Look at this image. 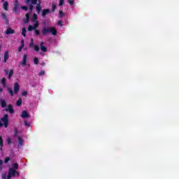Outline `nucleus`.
<instances>
[{
	"mask_svg": "<svg viewBox=\"0 0 179 179\" xmlns=\"http://www.w3.org/2000/svg\"><path fill=\"white\" fill-rule=\"evenodd\" d=\"M16 170H19V164L14 163L9 169L7 179H10L12 177H15V176H17V177H19V172L16 171Z\"/></svg>",
	"mask_w": 179,
	"mask_h": 179,
	"instance_id": "1",
	"label": "nucleus"
},
{
	"mask_svg": "<svg viewBox=\"0 0 179 179\" xmlns=\"http://www.w3.org/2000/svg\"><path fill=\"white\" fill-rule=\"evenodd\" d=\"M48 33H52V36H57V29L54 27L47 28L44 27L42 29V34L45 36L46 34H48Z\"/></svg>",
	"mask_w": 179,
	"mask_h": 179,
	"instance_id": "2",
	"label": "nucleus"
},
{
	"mask_svg": "<svg viewBox=\"0 0 179 179\" xmlns=\"http://www.w3.org/2000/svg\"><path fill=\"white\" fill-rule=\"evenodd\" d=\"M8 118L9 115H8V114H5L1 119V121L3 122V126L4 125L5 128H8V124L9 122Z\"/></svg>",
	"mask_w": 179,
	"mask_h": 179,
	"instance_id": "3",
	"label": "nucleus"
},
{
	"mask_svg": "<svg viewBox=\"0 0 179 179\" xmlns=\"http://www.w3.org/2000/svg\"><path fill=\"white\" fill-rule=\"evenodd\" d=\"M27 55H24L23 57H22V61L21 62V65L22 66H24V65H26V64L27 63Z\"/></svg>",
	"mask_w": 179,
	"mask_h": 179,
	"instance_id": "4",
	"label": "nucleus"
},
{
	"mask_svg": "<svg viewBox=\"0 0 179 179\" xmlns=\"http://www.w3.org/2000/svg\"><path fill=\"white\" fill-rule=\"evenodd\" d=\"M20 89V86L19 85V83H15L14 85V93H17Z\"/></svg>",
	"mask_w": 179,
	"mask_h": 179,
	"instance_id": "5",
	"label": "nucleus"
},
{
	"mask_svg": "<svg viewBox=\"0 0 179 179\" xmlns=\"http://www.w3.org/2000/svg\"><path fill=\"white\" fill-rule=\"evenodd\" d=\"M5 110L6 111H8L10 114H13L14 113L13 106H12V105H8V108Z\"/></svg>",
	"mask_w": 179,
	"mask_h": 179,
	"instance_id": "6",
	"label": "nucleus"
},
{
	"mask_svg": "<svg viewBox=\"0 0 179 179\" xmlns=\"http://www.w3.org/2000/svg\"><path fill=\"white\" fill-rule=\"evenodd\" d=\"M5 33L6 34H14L15 30L12 29L11 28H8Z\"/></svg>",
	"mask_w": 179,
	"mask_h": 179,
	"instance_id": "7",
	"label": "nucleus"
},
{
	"mask_svg": "<svg viewBox=\"0 0 179 179\" xmlns=\"http://www.w3.org/2000/svg\"><path fill=\"white\" fill-rule=\"evenodd\" d=\"M29 20H30V14L27 13L25 15V19L24 20V23H29Z\"/></svg>",
	"mask_w": 179,
	"mask_h": 179,
	"instance_id": "8",
	"label": "nucleus"
},
{
	"mask_svg": "<svg viewBox=\"0 0 179 179\" xmlns=\"http://www.w3.org/2000/svg\"><path fill=\"white\" fill-rule=\"evenodd\" d=\"M41 50L43 52H47V48L44 46V42H41Z\"/></svg>",
	"mask_w": 179,
	"mask_h": 179,
	"instance_id": "9",
	"label": "nucleus"
},
{
	"mask_svg": "<svg viewBox=\"0 0 179 179\" xmlns=\"http://www.w3.org/2000/svg\"><path fill=\"white\" fill-rule=\"evenodd\" d=\"M9 59V52L6 51L4 53V62H6Z\"/></svg>",
	"mask_w": 179,
	"mask_h": 179,
	"instance_id": "10",
	"label": "nucleus"
},
{
	"mask_svg": "<svg viewBox=\"0 0 179 179\" xmlns=\"http://www.w3.org/2000/svg\"><path fill=\"white\" fill-rule=\"evenodd\" d=\"M0 103L2 108H5V107H6V101H5V99H0Z\"/></svg>",
	"mask_w": 179,
	"mask_h": 179,
	"instance_id": "11",
	"label": "nucleus"
},
{
	"mask_svg": "<svg viewBox=\"0 0 179 179\" xmlns=\"http://www.w3.org/2000/svg\"><path fill=\"white\" fill-rule=\"evenodd\" d=\"M40 26V22L38 21L34 22V30H37V27Z\"/></svg>",
	"mask_w": 179,
	"mask_h": 179,
	"instance_id": "12",
	"label": "nucleus"
},
{
	"mask_svg": "<svg viewBox=\"0 0 179 179\" xmlns=\"http://www.w3.org/2000/svg\"><path fill=\"white\" fill-rule=\"evenodd\" d=\"M21 117L22 118H29V114L25 110H23Z\"/></svg>",
	"mask_w": 179,
	"mask_h": 179,
	"instance_id": "13",
	"label": "nucleus"
},
{
	"mask_svg": "<svg viewBox=\"0 0 179 179\" xmlns=\"http://www.w3.org/2000/svg\"><path fill=\"white\" fill-rule=\"evenodd\" d=\"M8 6H9V3H8V1H5L3 4V8L4 10H8Z\"/></svg>",
	"mask_w": 179,
	"mask_h": 179,
	"instance_id": "14",
	"label": "nucleus"
},
{
	"mask_svg": "<svg viewBox=\"0 0 179 179\" xmlns=\"http://www.w3.org/2000/svg\"><path fill=\"white\" fill-rule=\"evenodd\" d=\"M50 13L49 9H44L42 13V16H46V15H48Z\"/></svg>",
	"mask_w": 179,
	"mask_h": 179,
	"instance_id": "15",
	"label": "nucleus"
},
{
	"mask_svg": "<svg viewBox=\"0 0 179 179\" xmlns=\"http://www.w3.org/2000/svg\"><path fill=\"white\" fill-rule=\"evenodd\" d=\"M36 12L37 13H40V12H41V6L40 5V2L36 5Z\"/></svg>",
	"mask_w": 179,
	"mask_h": 179,
	"instance_id": "16",
	"label": "nucleus"
},
{
	"mask_svg": "<svg viewBox=\"0 0 179 179\" xmlns=\"http://www.w3.org/2000/svg\"><path fill=\"white\" fill-rule=\"evenodd\" d=\"M38 17L37 16V14L34 13L32 17L33 22H38Z\"/></svg>",
	"mask_w": 179,
	"mask_h": 179,
	"instance_id": "17",
	"label": "nucleus"
},
{
	"mask_svg": "<svg viewBox=\"0 0 179 179\" xmlns=\"http://www.w3.org/2000/svg\"><path fill=\"white\" fill-rule=\"evenodd\" d=\"M1 84L3 86V87H5V86H6V79L5 78H3L1 79Z\"/></svg>",
	"mask_w": 179,
	"mask_h": 179,
	"instance_id": "18",
	"label": "nucleus"
},
{
	"mask_svg": "<svg viewBox=\"0 0 179 179\" xmlns=\"http://www.w3.org/2000/svg\"><path fill=\"white\" fill-rule=\"evenodd\" d=\"M26 28L25 27H23L22 28V34L24 37H26Z\"/></svg>",
	"mask_w": 179,
	"mask_h": 179,
	"instance_id": "19",
	"label": "nucleus"
},
{
	"mask_svg": "<svg viewBox=\"0 0 179 179\" xmlns=\"http://www.w3.org/2000/svg\"><path fill=\"white\" fill-rule=\"evenodd\" d=\"M0 146H3V140L2 139V136H0ZM1 150H2V148H1Z\"/></svg>",
	"mask_w": 179,
	"mask_h": 179,
	"instance_id": "20",
	"label": "nucleus"
},
{
	"mask_svg": "<svg viewBox=\"0 0 179 179\" xmlns=\"http://www.w3.org/2000/svg\"><path fill=\"white\" fill-rule=\"evenodd\" d=\"M18 141H19L18 145L22 146V145H23V141L22 140V138H20V137H18Z\"/></svg>",
	"mask_w": 179,
	"mask_h": 179,
	"instance_id": "21",
	"label": "nucleus"
},
{
	"mask_svg": "<svg viewBox=\"0 0 179 179\" xmlns=\"http://www.w3.org/2000/svg\"><path fill=\"white\" fill-rule=\"evenodd\" d=\"M67 2L69 5H73V3H75V0H68Z\"/></svg>",
	"mask_w": 179,
	"mask_h": 179,
	"instance_id": "22",
	"label": "nucleus"
},
{
	"mask_svg": "<svg viewBox=\"0 0 179 179\" xmlns=\"http://www.w3.org/2000/svg\"><path fill=\"white\" fill-rule=\"evenodd\" d=\"M32 30H34L33 25H29L28 27V31H31Z\"/></svg>",
	"mask_w": 179,
	"mask_h": 179,
	"instance_id": "23",
	"label": "nucleus"
},
{
	"mask_svg": "<svg viewBox=\"0 0 179 179\" xmlns=\"http://www.w3.org/2000/svg\"><path fill=\"white\" fill-rule=\"evenodd\" d=\"M34 63L35 64V65H37V64H38V58L35 57L34 59Z\"/></svg>",
	"mask_w": 179,
	"mask_h": 179,
	"instance_id": "24",
	"label": "nucleus"
},
{
	"mask_svg": "<svg viewBox=\"0 0 179 179\" xmlns=\"http://www.w3.org/2000/svg\"><path fill=\"white\" fill-rule=\"evenodd\" d=\"M8 92L11 96H13V91L12 90V89L8 88Z\"/></svg>",
	"mask_w": 179,
	"mask_h": 179,
	"instance_id": "25",
	"label": "nucleus"
},
{
	"mask_svg": "<svg viewBox=\"0 0 179 179\" xmlns=\"http://www.w3.org/2000/svg\"><path fill=\"white\" fill-rule=\"evenodd\" d=\"M34 44V40L33 38H31V43L29 44V47H33Z\"/></svg>",
	"mask_w": 179,
	"mask_h": 179,
	"instance_id": "26",
	"label": "nucleus"
},
{
	"mask_svg": "<svg viewBox=\"0 0 179 179\" xmlns=\"http://www.w3.org/2000/svg\"><path fill=\"white\" fill-rule=\"evenodd\" d=\"M17 106H22V99H19L17 101Z\"/></svg>",
	"mask_w": 179,
	"mask_h": 179,
	"instance_id": "27",
	"label": "nucleus"
},
{
	"mask_svg": "<svg viewBox=\"0 0 179 179\" xmlns=\"http://www.w3.org/2000/svg\"><path fill=\"white\" fill-rule=\"evenodd\" d=\"M44 75H45V71H41V72L39 73V76H44Z\"/></svg>",
	"mask_w": 179,
	"mask_h": 179,
	"instance_id": "28",
	"label": "nucleus"
},
{
	"mask_svg": "<svg viewBox=\"0 0 179 179\" xmlns=\"http://www.w3.org/2000/svg\"><path fill=\"white\" fill-rule=\"evenodd\" d=\"M64 0H59V6H62V5H64Z\"/></svg>",
	"mask_w": 179,
	"mask_h": 179,
	"instance_id": "29",
	"label": "nucleus"
},
{
	"mask_svg": "<svg viewBox=\"0 0 179 179\" xmlns=\"http://www.w3.org/2000/svg\"><path fill=\"white\" fill-rule=\"evenodd\" d=\"M34 50L35 51H40V48L38 45H35Z\"/></svg>",
	"mask_w": 179,
	"mask_h": 179,
	"instance_id": "30",
	"label": "nucleus"
},
{
	"mask_svg": "<svg viewBox=\"0 0 179 179\" xmlns=\"http://www.w3.org/2000/svg\"><path fill=\"white\" fill-rule=\"evenodd\" d=\"M6 142H7V143H8V145H10V143H11V142H12L11 140H10V138H7Z\"/></svg>",
	"mask_w": 179,
	"mask_h": 179,
	"instance_id": "31",
	"label": "nucleus"
},
{
	"mask_svg": "<svg viewBox=\"0 0 179 179\" xmlns=\"http://www.w3.org/2000/svg\"><path fill=\"white\" fill-rule=\"evenodd\" d=\"M2 164H3V161L0 159V170H2Z\"/></svg>",
	"mask_w": 179,
	"mask_h": 179,
	"instance_id": "32",
	"label": "nucleus"
},
{
	"mask_svg": "<svg viewBox=\"0 0 179 179\" xmlns=\"http://www.w3.org/2000/svg\"><path fill=\"white\" fill-rule=\"evenodd\" d=\"M34 30L35 34H36V36H38V34H40V31H39L38 30H37V29H34Z\"/></svg>",
	"mask_w": 179,
	"mask_h": 179,
	"instance_id": "33",
	"label": "nucleus"
},
{
	"mask_svg": "<svg viewBox=\"0 0 179 179\" xmlns=\"http://www.w3.org/2000/svg\"><path fill=\"white\" fill-rule=\"evenodd\" d=\"M9 160H10V157H7L4 159V163H8V162H9Z\"/></svg>",
	"mask_w": 179,
	"mask_h": 179,
	"instance_id": "34",
	"label": "nucleus"
},
{
	"mask_svg": "<svg viewBox=\"0 0 179 179\" xmlns=\"http://www.w3.org/2000/svg\"><path fill=\"white\" fill-rule=\"evenodd\" d=\"M32 5H36L37 3V0H31Z\"/></svg>",
	"mask_w": 179,
	"mask_h": 179,
	"instance_id": "35",
	"label": "nucleus"
},
{
	"mask_svg": "<svg viewBox=\"0 0 179 179\" xmlns=\"http://www.w3.org/2000/svg\"><path fill=\"white\" fill-rule=\"evenodd\" d=\"M52 10H53V12H54V11L55 10L57 6H55V4H52Z\"/></svg>",
	"mask_w": 179,
	"mask_h": 179,
	"instance_id": "36",
	"label": "nucleus"
},
{
	"mask_svg": "<svg viewBox=\"0 0 179 179\" xmlns=\"http://www.w3.org/2000/svg\"><path fill=\"white\" fill-rule=\"evenodd\" d=\"M24 48V47H23V45H21V46L19 48V49H18L19 52H20L22 51V50H23Z\"/></svg>",
	"mask_w": 179,
	"mask_h": 179,
	"instance_id": "37",
	"label": "nucleus"
},
{
	"mask_svg": "<svg viewBox=\"0 0 179 179\" xmlns=\"http://www.w3.org/2000/svg\"><path fill=\"white\" fill-rule=\"evenodd\" d=\"M10 76H12L13 75V69H11L10 71V73H9V74H8Z\"/></svg>",
	"mask_w": 179,
	"mask_h": 179,
	"instance_id": "38",
	"label": "nucleus"
},
{
	"mask_svg": "<svg viewBox=\"0 0 179 179\" xmlns=\"http://www.w3.org/2000/svg\"><path fill=\"white\" fill-rule=\"evenodd\" d=\"M3 19H6V15L5 13H1Z\"/></svg>",
	"mask_w": 179,
	"mask_h": 179,
	"instance_id": "39",
	"label": "nucleus"
},
{
	"mask_svg": "<svg viewBox=\"0 0 179 179\" xmlns=\"http://www.w3.org/2000/svg\"><path fill=\"white\" fill-rule=\"evenodd\" d=\"M21 8H22V9H23L24 10H27V9H28V8L26 7V6H22Z\"/></svg>",
	"mask_w": 179,
	"mask_h": 179,
	"instance_id": "40",
	"label": "nucleus"
},
{
	"mask_svg": "<svg viewBox=\"0 0 179 179\" xmlns=\"http://www.w3.org/2000/svg\"><path fill=\"white\" fill-rule=\"evenodd\" d=\"M59 15H60V16H64V12H62V11L60 10V11L59 12Z\"/></svg>",
	"mask_w": 179,
	"mask_h": 179,
	"instance_id": "41",
	"label": "nucleus"
},
{
	"mask_svg": "<svg viewBox=\"0 0 179 179\" xmlns=\"http://www.w3.org/2000/svg\"><path fill=\"white\" fill-rule=\"evenodd\" d=\"M22 96H27V92H22Z\"/></svg>",
	"mask_w": 179,
	"mask_h": 179,
	"instance_id": "42",
	"label": "nucleus"
},
{
	"mask_svg": "<svg viewBox=\"0 0 179 179\" xmlns=\"http://www.w3.org/2000/svg\"><path fill=\"white\" fill-rule=\"evenodd\" d=\"M58 24L59 26H62V21H58Z\"/></svg>",
	"mask_w": 179,
	"mask_h": 179,
	"instance_id": "43",
	"label": "nucleus"
},
{
	"mask_svg": "<svg viewBox=\"0 0 179 179\" xmlns=\"http://www.w3.org/2000/svg\"><path fill=\"white\" fill-rule=\"evenodd\" d=\"M21 44H22L21 45H23V47H24V41H22Z\"/></svg>",
	"mask_w": 179,
	"mask_h": 179,
	"instance_id": "44",
	"label": "nucleus"
},
{
	"mask_svg": "<svg viewBox=\"0 0 179 179\" xmlns=\"http://www.w3.org/2000/svg\"><path fill=\"white\" fill-rule=\"evenodd\" d=\"M33 8H34L33 6H30L29 9H30L31 11L33 10Z\"/></svg>",
	"mask_w": 179,
	"mask_h": 179,
	"instance_id": "45",
	"label": "nucleus"
},
{
	"mask_svg": "<svg viewBox=\"0 0 179 179\" xmlns=\"http://www.w3.org/2000/svg\"><path fill=\"white\" fill-rule=\"evenodd\" d=\"M0 127H3V123L0 122Z\"/></svg>",
	"mask_w": 179,
	"mask_h": 179,
	"instance_id": "46",
	"label": "nucleus"
},
{
	"mask_svg": "<svg viewBox=\"0 0 179 179\" xmlns=\"http://www.w3.org/2000/svg\"><path fill=\"white\" fill-rule=\"evenodd\" d=\"M10 78H12V76L8 75V79H10Z\"/></svg>",
	"mask_w": 179,
	"mask_h": 179,
	"instance_id": "47",
	"label": "nucleus"
},
{
	"mask_svg": "<svg viewBox=\"0 0 179 179\" xmlns=\"http://www.w3.org/2000/svg\"><path fill=\"white\" fill-rule=\"evenodd\" d=\"M5 72L6 73V75H8V71L6 70H5Z\"/></svg>",
	"mask_w": 179,
	"mask_h": 179,
	"instance_id": "48",
	"label": "nucleus"
},
{
	"mask_svg": "<svg viewBox=\"0 0 179 179\" xmlns=\"http://www.w3.org/2000/svg\"><path fill=\"white\" fill-rule=\"evenodd\" d=\"M25 125H27V122H24Z\"/></svg>",
	"mask_w": 179,
	"mask_h": 179,
	"instance_id": "49",
	"label": "nucleus"
},
{
	"mask_svg": "<svg viewBox=\"0 0 179 179\" xmlns=\"http://www.w3.org/2000/svg\"><path fill=\"white\" fill-rule=\"evenodd\" d=\"M2 177H3V179H6V178L5 177V176H2Z\"/></svg>",
	"mask_w": 179,
	"mask_h": 179,
	"instance_id": "50",
	"label": "nucleus"
},
{
	"mask_svg": "<svg viewBox=\"0 0 179 179\" xmlns=\"http://www.w3.org/2000/svg\"><path fill=\"white\" fill-rule=\"evenodd\" d=\"M31 0H27V2H30Z\"/></svg>",
	"mask_w": 179,
	"mask_h": 179,
	"instance_id": "51",
	"label": "nucleus"
},
{
	"mask_svg": "<svg viewBox=\"0 0 179 179\" xmlns=\"http://www.w3.org/2000/svg\"><path fill=\"white\" fill-rule=\"evenodd\" d=\"M2 90H3L2 88H0V92H2Z\"/></svg>",
	"mask_w": 179,
	"mask_h": 179,
	"instance_id": "52",
	"label": "nucleus"
},
{
	"mask_svg": "<svg viewBox=\"0 0 179 179\" xmlns=\"http://www.w3.org/2000/svg\"><path fill=\"white\" fill-rule=\"evenodd\" d=\"M2 2H5V0H1Z\"/></svg>",
	"mask_w": 179,
	"mask_h": 179,
	"instance_id": "53",
	"label": "nucleus"
},
{
	"mask_svg": "<svg viewBox=\"0 0 179 179\" xmlns=\"http://www.w3.org/2000/svg\"><path fill=\"white\" fill-rule=\"evenodd\" d=\"M17 131H15V135H17Z\"/></svg>",
	"mask_w": 179,
	"mask_h": 179,
	"instance_id": "54",
	"label": "nucleus"
},
{
	"mask_svg": "<svg viewBox=\"0 0 179 179\" xmlns=\"http://www.w3.org/2000/svg\"><path fill=\"white\" fill-rule=\"evenodd\" d=\"M0 61H1V57H0Z\"/></svg>",
	"mask_w": 179,
	"mask_h": 179,
	"instance_id": "55",
	"label": "nucleus"
}]
</instances>
